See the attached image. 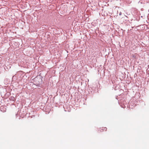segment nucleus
Returning <instances> with one entry per match:
<instances>
[{
	"label": "nucleus",
	"mask_w": 149,
	"mask_h": 149,
	"mask_svg": "<svg viewBox=\"0 0 149 149\" xmlns=\"http://www.w3.org/2000/svg\"><path fill=\"white\" fill-rule=\"evenodd\" d=\"M121 13H119V15H121Z\"/></svg>",
	"instance_id": "nucleus-1"
}]
</instances>
